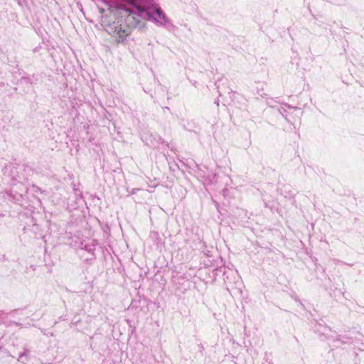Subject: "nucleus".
<instances>
[{
	"mask_svg": "<svg viewBox=\"0 0 364 364\" xmlns=\"http://www.w3.org/2000/svg\"><path fill=\"white\" fill-rule=\"evenodd\" d=\"M24 354L23 353H21L20 355H19V358H21Z\"/></svg>",
	"mask_w": 364,
	"mask_h": 364,
	"instance_id": "0eeeda50",
	"label": "nucleus"
},
{
	"mask_svg": "<svg viewBox=\"0 0 364 364\" xmlns=\"http://www.w3.org/2000/svg\"><path fill=\"white\" fill-rule=\"evenodd\" d=\"M97 245V242L95 240H93L90 246L85 245L84 248L89 252H92L95 250V247Z\"/></svg>",
	"mask_w": 364,
	"mask_h": 364,
	"instance_id": "7ed1b4c3",
	"label": "nucleus"
},
{
	"mask_svg": "<svg viewBox=\"0 0 364 364\" xmlns=\"http://www.w3.org/2000/svg\"><path fill=\"white\" fill-rule=\"evenodd\" d=\"M127 15L126 25L120 21L105 26L106 31L115 38L117 43H124L131 33V28H141V19L151 20L156 25L165 28L169 32H175L177 27L172 23L155 0H125L119 7Z\"/></svg>",
	"mask_w": 364,
	"mask_h": 364,
	"instance_id": "f257e3e1",
	"label": "nucleus"
},
{
	"mask_svg": "<svg viewBox=\"0 0 364 364\" xmlns=\"http://www.w3.org/2000/svg\"><path fill=\"white\" fill-rule=\"evenodd\" d=\"M330 331L327 327H325V332Z\"/></svg>",
	"mask_w": 364,
	"mask_h": 364,
	"instance_id": "423d86ee",
	"label": "nucleus"
},
{
	"mask_svg": "<svg viewBox=\"0 0 364 364\" xmlns=\"http://www.w3.org/2000/svg\"><path fill=\"white\" fill-rule=\"evenodd\" d=\"M141 138L146 145L151 147H156L159 144V141L153 136V135L148 132L142 134Z\"/></svg>",
	"mask_w": 364,
	"mask_h": 364,
	"instance_id": "f03ea898",
	"label": "nucleus"
},
{
	"mask_svg": "<svg viewBox=\"0 0 364 364\" xmlns=\"http://www.w3.org/2000/svg\"><path fill=\"white\" fill-rule=\"evenodd\" d=\"M278 111L287 119V115H285L286 109L284 107H281L278 109Z\"/></svg>",
	"mask_w": 364,
	"mask_h": 364,
	"instance_id": "20e7f679",
	"label": "nucleus"
},
{
	"mask_svg": "<svg viewBox=\"0 0 364 364\" xmlns=\"http://www.w3.org/2000/svg\"><path fill=\"white\" fill-rule=\"evenodd\" d=\"M285 106H286V107H288V108H289V109H291V108H292V109H297V108H296V107H291V106H289V105H285Z\"/></svg>",
	"mask_w": 364,
	"mask_h": 364,
	"instance_id": "39448f33",
	"label": "nucleus"
}]
</instances>
